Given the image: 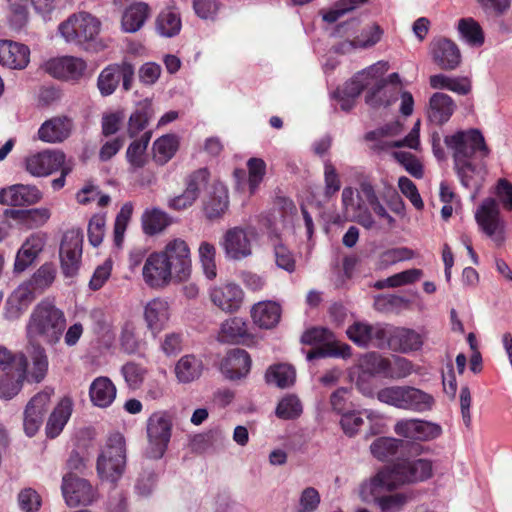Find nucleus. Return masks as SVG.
I'll return each mask as SVG.
<instances>
[{"label": "nucleus", "mask_w": 512, "mask_h": 512, "mask_svg": "<svg viewBox=\"0 0 512 512\" xmlns=\"http://www.w3.org/2000/svg\"><path fill=\"white\" fill-rule=\"evenodd\" d=\"M445 144L452 152L454 168L465 188L473 189L471 195L474 200L487 175L484 162L488 157V148L480 130H453L445 135Z\"/></svg>", "instance_id": "obj_1"}, {"label": "nucleus", "mask_w": 512, "mask_h": 512, "mask_svg": "<svg viewBox=\"0 0 512 512\" xmlns=\"http://www.w3.org/2000/svg\"><path fill=\"white\" fill-rule=\"evenodd\" d=\"M66 326L64 313L52 303L43 301L32 311L26 325L29 344L55 345Z\"/></svg>", "instance_id": "obj_2"}, {"label": "nucleus", "mask_w": 512, "mask_h": 512, "mask_svg": "<svg viewBox=\"0 0 512 512\" xmlns=\"http://www.w3.org/2000/svg\"><path fill=\"white\" fill-rule=\"evenodd\" d=\"M376 397L384 404L415 413L430 411L435 404L431 394L408 385L382 388L377 392Z\"/></svg>", "instance_id": "obj_3"}, {"label": "nucleus", "mask_w": 512, "mask_h": 512, "mask_svg": "<svg viewBox=\"0 0 512 512\" xmlns=\"http://www.w3.org/2000/svg\"><path fill=\"white\" fill-rule=\"evenodd\" d=\"M100 29L101 22L96 16L79 11L62 21L57 27V32L67 44L87 48L96 39Z\"/></svg>", "instance_id": "obj_4"}, {"label": "nucleus", "mask_w": 512, "mask_h": 512, "mask_svg": "<svg viewBox=\"0 0 512 512\" xmlns=\"http://www.w3.org/2000/svg\"><path fill=\"white\" fill-rule=\"evenodd\" d=\"M377 199L379 198L374 186L366 177L359 182L356 197L352 187H345L342 191V204L345 211H352L354 219L366 229H371L375 225V220L367 205H370Z\"/></svg>", "instance_id": "obj_5"}, {"label": "nucleus", "mask_w": 512, "mask_h": 512, "mask_svg": "<svg viewBox=\"0 0 512 512\" xmlns=\"http://www.w3.org/2000/svg\"><path fill=\"white\" fill-rule=\"evenodd\" d=\"M126 468V445L124 437L111 435L97 459V472L102 480L116 483Z\"/></svg>", "instance_id": "obj_6"}, {"label": "nucleus", "mask_w": 512, "mask_h": 512, "mask_svg": "<svg viewBox=\"0 0 512 512\" xmlns=\"http://www.w3.org/2000/svg\"><path fill=\"white\" fill-rule=\"evenodd\" d=\"M388 64L379 61L356 73L343 88L334 92L333 96L337 101V105L344 111H349L355 105L356 98L362 90L369 85L378 83V80L387 71Z\"/></svg>", "instance_id": "obj_7"}, {"label": "nucleus", "mask_w": 512, "mask_h": 512, "mask_svg": "<svg viewBox=\"0 0 512 512\" xmlns=\"http://www.w3.org/2000/svg\"><path fill=\"white\" fill-rule=\"evenodd\" d=\"M173 419L167 411L154 412L147 420V446L145 456L148 459H161L172 436Z\"/></svg>", "instance_id": "obj_8"}, {"label": "nucleus", "mask_w": 512, "mask_h": 512, "mask_svg": "<svg viewBox=\"0 0 512 512\" xmlns=\"http://www.w3.org/2000/svg\"><path fill=\"white\" fill-rule=\"evenodd\" d=\"M304 344L322 346L307 353V359L312 360L326 356H341L343 358L351 355V348L344 343H338L334 334L323 327H316L307 330L301 337Z\"/></svg>", "instance_id": "obj_9"}, {"label": "nucleus", "mask_w": 512, "mask_h": 512, "mask_svg": "<svg viewBox=\"0 0 512 512\" xmlns=\"http://www.w3.org/2000/svg\"><path fill=\"white\" fill-rule=\"evenodd\" d=\"M158 253L163 255L165 262L175 274V282H185L190 278L192 260L190 248L185 240L174 238Z\"/></svg>", "instance_id": "obj_10"}, {"label": "nucleus", "mask_w": 512, "mask_h": 512, "mask_svg": "<svg viewBox=\"0 0 512 512\" xmlns=\"http://www.w3.org/2000/svg\"><path fill=\"white\" fill-rule=\"evenodd\" d=\"M135 75V67L128 61L110 64L105 67L97 78V87L102 96L112 95L120 81H122V88L124 91H129L132 88Z\"/></svg>", "instance_id": "obj_11"}, {"label": "nucleus", "mask_w": 512, "mask_h": 512, "mask_svg": "<svg viewBox=\"0 0 512 512\" xmlns=\"http://www.w3.org/2000/svg\"><path fill=\"white\" fill-rule=\"evenodd\" d=\"M61 492L69 507L87 506L97 498L96 490L89 481L71 472L63 475Z\"/></svg>", "instance_id": "obj_12"}, {"label": "nucleus", "mask_w": 512, "mask_h": 512, "mask_svg": "<svg viewBox=\"0 0 512 512\" xmlns=\"http://www.w3.org/2000/svg\"><path fill=\"white\" fill-rule=\"evenodd\" d=\"M398 487L391 468L387 467L362 481L358 487V496L364 503L376 504L379 499Z\"/></svg>", "instance_id": "obj_13"}, {"label": "nucleus", "mask_w": 512, "mask_h": 512, "mask_svg": "<svg viewBox=\"0 0 512 512\" xmlns=\"http://www.w3.org/2000/svg\"><path fill=\"white\" fill-rule=\"evenodd\" d=\"M83 235L78 229H71L64 233L59 257L61 270L65 277H74L79 270L82 256Z\"/></svg>", "instance_id": "obj_14"}, {"label": "nucleus", "mask_w": 512, "mask_h": 512, "mask_svg": "<svg viewBox=\"0 0 512 512\" xmlns=\"http://www.w3.org/2000/svg\"><path fill=\"white\" fill-rule=\"evenodd\" d=\"M475 220L480 230L495 243L504 240V223L500 218L498 203L493 198H486L475 212Z\"/></svg>", "instance_id": "obj_15"}, {"label": "nucleus", "mask_w": 512, "mask_h": 512, "mask_svg": "<svg viewBox=\"0 0 512 512\" xmlns=\"http://www.w3.org/2000/svg\"><path fill=\"white\" fill-rule=\"evenodd\" d=\"M41 68L53 78L77 82L84 77L87 64L80 57L61 56L45 61Z\"/></svg>", "instance_id": "obj_16"}, {"label": "nucleus", "mask_w": 512, "mask_h": 512, "mask_svg": "<svg viewBox=\"0 0 512 512\" xmlns=\"http://www.w3.org/2000/svg\"><path fill=\"white\" fill-rule=\"evenodd\" d=\"M254 235L252 230L240 227L228 229L220 242L225 257L230 260L239 261L251 256Z\"/></svg>", "instance_id": "obj_17"}, {"label": "nucleus", "mask_w": 512, "mask_h": 512, "mask_svg": "<svg viewBox=\"0 0 512 512\" xmlns=\"http://www.w3.org/2000/svg\"><path fill=\"white\" fill-rule=\"evenodd\" d=\"M394 432L400 437L413 441H432L442 434V427L434 422L409 418L398 420L394 425Z\"/></svg>", "instance_id": "obj_18"}, {"label": "nucleus", "mask_w": 512, "mask_h": 512, "mask_svg": "<svg viewBox=\"0 0 512 512\" xmlns=\"http://www.w3.org/2000/svg\"><path fill=\"white\" fill-rule=\"evenodd\" d=\"M398 486L421 482L429 479L433 474L432 462L428 459H403L390 467Z\"/></svg>", "instance_id": "obj_19"}, {"label": "nucleus", "mask_w": 512, "mask_h": 512, "mask_svg": "<svg viewBox=\"0 0 512 512\" xmlns=\"http://www.w3.org/2000/svg\"><path fill=\"white\" fill-rule=\"evenodd\" d=\"M211 303L224 313H235L243 304L244 292L233 282L215 285L209 289Z\"/></svg>", "instance_id": "obj_20"}, {"label": "nucleus", "mask_w": 512, "mask_h": 512, "mask_svg": "<svg viewBox=\"0 0 512 512\" xmlns=\"http://www.w3.org/2000/svg\"><path fill=\"white\" fill-rule=\"evenodd\" d=\"M144 282L151 288L167 287L175 281V274L169 268L162 254L151 253L145 260L142 268Z\"/></svg>", "instance_id": "obj_21"}, {"label": "nucleus", "mask_w": 512, "mask_h": 512, "mask_svg": "<svg viewBox=\"0 0 512 512\" xmlns=\"http://www.w3.org/2000/svg\"><path fill=\"white\" fill-rule=\"evenodd\" d=\"M209 180V172L202 168L190 174L186 180V188L182 194L172 197L168 201V207L182 211L191 207L198 199L201 191L206 187Z\"/></svg>", "instance_id": "obj_22"}, {"label": "nucleus", "mask_w": 512, "mask_h": 512, "mask_svg": "<svg viewBox=\"0 0 512 512\" xmlns=\"http://www.w3.org/2000/svg\"><path fill=\"white\" fill-rule=\"evenodd\" d=\"M28 358L24 354L17 355L14 365L11 366L0 380V398L10 400L22 389L27 379Z\"/></svg>", "instance_id": "obj_23"}, {"label": "nucleus", "mask_w": 512, "mask_h": 512, "mask_svg": "<svg viewBox=\"0 0 512 512\" xmlns=\"http://www.w3.org/2000/svg\"><path fill=\"white\" fill-rule=\"evenodd\" d=\"M63 162V152L45 150L25 158V169L34 177H46L57 171Z\"/></svg>", "instance_id": "obj_24"}, {"label": "nucleus", "mask_w": 512, "mask_h": 512, "mask_svg": "<svg viewBox=\"0 0 512 512\" xmlns=\"http://www.w3.org/2000/svg\"><path fill=\"white\" fill-rule=\"evenodd\" d=\"M430 53L434 63L443 70H454L461 63V52L457 44L447 38L433 40Z\"/></svg>", "instance_id": "obj_25"}, {"label": "nucleus", "mask_w": 512, "mask_h": 512, "mask_svg": "<svg viewBox=\"0 0 512 512\" xmlns=\"http://www.w3.org/2000/svg\"><path fill=\"white\" fill-rule=\"evenodd\" d=\"M42 192L34 185L15 184L0 189V204L7 206H28L38 203Z\"/></svg>", "instance_id": "obj_26"}, {"label": "nucleus", "mask_w": 512, "mask_h": 512, "mask_svg": "<svg viewBox=\"0 0 512 512\" xmlns=\"http://www.w3.org/2000/svg\"><path fill=\"white\" fill-rule=\"evenodd\" d=\"M30 48L12 40H0V64L11 70H23L30 62Z\"/></svg>", "instance_id": "obj_27"}, {"label": "nucleus", "mask_w": 512, "mask_h": 512, "mask_svg": "<svg viewBox=\"0 0 512 512\" xmlns=\"http://www.w3.org/2000/svg\"><path fill=\"white\" fill-rule=\"evenodd\" d=\"M348 338L358 346L366 347L370 343L381 346L386 341V330L380 324H369L367 322L356 321L348 327Z\"/></svg>", "instance_id": "obj_28"}, {"label": "nucleus", "mask_w": 512, "mask_h": 512, "mask_svg": "<svg viewBox=\"0 0 512 512\" xmlns=\"http://www.w3.org/2000/svg\"><path fill=\"white\" fill-rule=\"evenodd\" d=\"M205 370L206 364L203 356L185 354L177 360L173 372L177 383L186 385L198 381Z\"/></svg>", "instance_id": "obj_29"}, {"label": "nucleus", "mask_w": 512, "mask_h": 512, "mask_svg": "<svg viewBox=\"0 0 512 512\" xmlns=\"http://www.w3.org/2000/svg\"><path fill=\"white\" fill-rule=\"evenodd\" d=\"M252 360L243 349H232L227 352L220 364L221 373L229 380L246 377L251 369Z\"/></svg>", "instance_id": "obj_30"}, {"label": "nucleus", "mask_w": 512, "mask_h": 512, "mask_svg": "<svg viewBox=\"0 0 512 512\" xmlns=\"http://www.w3.org/2000/svg\"><path fill=\"white\" fill-rule=\"evenodd\" d=\"M393 130H371L366 134L367 141H376L372 146L377 149H389L408 147L411 149H418L420 145L419 130H411L408 135L400 140H391Z\"/></svg>", "instance_id": "obj_31"}, {"label": "nucleus", "mask_w": 512, "mask_h": 512, "mask_svg": "<svg viewBox=\"0 0 512 512\" xmlns=\"http://www.w3.org/2000/svg\"><path fill=\"white\" fill-rule=\"evenodd\" d=\"M35 298L32 283L20 284L8 297L5 304L4 315L6 319L14 320L27 309Z\"/></svg>", "instance_id": "obj_32"}, {"label": "nucleus", "mask_w": 512, "mask_h": 512, "mask_svg": "<svg viewBox=\"0 0 512 512\" xmlns=\"http://www.w3.org/2000/svg\"><path fill=\"white\" fill-rule=\"evenodd\" d=\"M170 317L169 303L162 298L150 300L144 307V319L154 335L158 334Z\"/></svg>", "instance_id": "obj_33"}, {"label": "nucleus", "mask_w": 512, "mask_h": 512, "mask_svg": "<svg viewBox=\"0 0 512 512\" xmlns=\"http://www.w3.org/2000/svg\"><path fill=\"white\" fill-rule=\"evenodd\" d=\"M151 16V8L145 2H134L127 6L121 17V30L125 33H136Z\"/></svg>", "instance_id": "obj_34"}, {"label": "nucleus", "mask_w": 512, "mask_h": 512, "mask_svg": "<svg viewBox=\"0 0 512 512\" xmlns=\"http://www.w3.org/2000/svg\"><path fill=\"white\" fill-rule=\"evenodd\" d=\"M247 322L241 317L228 318L222 322L218 340L223 343L241 344L251 340Z\"/></svg>", "instance_id": "obj_35"}, {"label": "nucleus", "mask_w": 512, "mask_h": 512, "mask_svg": "<svg viewBox=\"0 0 512 512\" xmlns=\"http://www.w3.org/2000/svg\"><path fill=\"white\" fill-rule=\"evenodd\" d=\"M280 317V305L271 300L260 301L251 308L253 323L262 329L274 328L279 323Z\"/></svg>", "instance_id": "obj_36"}, {"label": "nucleus", "mask_w": 512, "mask_h": 512, "mask_svg": "<svg viewBox=\"0 0 512 512\" xmlns=\"http://www.w3.org/2000/svg\"><path fill=\"white\" fill-rule=\"evenodd\" d=\"M455 108L449 95L436 92L429 99L428 118L435 125H443L450 119Z\"/></svg>", "instance_id": "obj_37"}, {"label": "nucleus", "mask_w": 512, "mask_h": 512, "mask_svg": "<svg viewBox=\"0 0 512 512\" xmlns=\"http://www.w3.org/2000/svg\"><path fill=\"white\" fill-rule=\"evenodd\" d=\"M45 245L44 237L38 234L31 235L17 252L14 270L25 271L37 258Z\"/></svg>", "instance_id": "obj_38"}, {"label": "nucleus", "mask_w": 512, "mask_h": 512, "mask_svg": "<svg viewBox=\"0 0 512 512\" xmlns=\"http://www.w3.org/2000/svg\"><path fill=\"white\" fill-rule=\"evenodd\" d=\"M117 389L114 383L104 376L94 379L89 388V396L93 405L99 408L109 407L116 398Z\"/></svg>", "instance_id": "obj_39"}, {"label": "nucleus", "mask_w": 512, "mask_h": 512, "mask_svg": "<svg viewBox=\"0 0 512 512\" xmlns=\"http://www.w3.org/2000/svg\"><path fill=\"white\" fill-rule=\"evenodd\" d=\"M47 399V392H39L27 403L24 410L23 428L28 437H33L42 426L44 418L40 417V413L35 411V407L41 408Z\"/></svg>", "instance_id": "obj_40"}, {"label": "nucleus", "mask_w": 512, "mask_h": 512, "mask_svg": "<svg viewBox=\"0 0 512 512\" xmlns=\"http://www.w3.org/2000/svg\"><path fill=\"white\" fill-rule=\"evenodd\" d=\"M5 214L28 228L42 227L51 217V211L46 207L28 210H6Z\"/></svg>", "instance_id": "obj_41"}, {"label": "nucleus", "mask_w": 512, "mask_h": 512, "mask_svg": "<svg viewBox=\"0 0 512 512\" xmlns=\"http://www.w3.org/2000/svg\"><path fill=\"white\" fill-rule=\"evenodd\" d=\"M228 190L222 183L213 186V192L204 203V212L207 218L216 219L221 217L228 209Z\"/></svg>", "instance_id": "obj_42"}, {"label": "nucleus", "mask_w": 512, "mask_h": 512, "mask_svg": "<svg viewBox=\"0 0 512 512\" xmlns=\"http://www.w3.org/2000/svg\"><path fill=\"white\" fill-rule=\"evenodd\" d=\"M28 353L31 368H27V380L40 383L45 378L49 365L45 349L41 345L30 344Z\"/></svg>", "instance_id": "obj_43"}, {"label": "nucleus", "mask_w": 512, "mask_h": 512, "mask_svg": "<svg viewBox=\"0 0 512 512\" xmlns=\"http://www.w3.org/2000/svg\"><path fill=\"white\" fill-rule=\"evenodd\" d=\"M72 406L73 403L69 398H64L60 401L50 415L46 424V433L48 437L55 438L61 433L71 416Z\"/></svg>", "instance_id": "obj_44"}, {"label": "nucleus", "mask_w": 512, "mask_h": 512, "mask_svg": "<svg viewBox=\"0 0 512 512\" xmlns=\"http://www.w3.org/2000/svg\"><path fill=\"white\" fill-rule=\"evenodd\" d=\"M155 27L157 33L162 37L176 36L182 27L180 13L172 8L162 10L156 18Z\"/></svg>", "instance_id": "obj_45"}, {"label": "nucleus", "mask_w": 512, "mask_h": 512, "mask_svg": "<svg viewBox=\"0 0 512 512\" xmlns=\"http://www.w3.org/2000/svg\"><path fill=\"white\" fill-rule=\"evenodd\" d=\"M429 83L433 89H446L459 95H466L471 90V85L467 78L450 77L445 74L432 75Z\"/></svg>", "instance_id": "obj_46"}, {"label": "nucleus", "mask_w": 512, "mask_h": 512, "mask_svg": "<svg viewBox=\"0 0 512 512\" xmlns=\"http://www.w3.org/2000/svg\"><path fill=\"white\" fill-rule=\"evenodd\" d=\"M171 224L168 214L158 208L147 209L142 215L143 231L147 235L161 233Z\"/></svg>", "instance_id": "obj_47"}, {"label": "nucleus", "mask_w": 512, "mask_h": 512, "mask_svg": "<svg viewBox=\"0 0 512 512\" xmlns=\"http://www.w3.org/2000/svg\"><path fill=\"white\" fill-rule=\"evenodd\" d=\"M151 138L149 131L143 133L140 138L130 143L126 151V158L129 164L134 168H142L147 163V147Z\"/></svg>", "instance_id": "obj_48"}, {"label": "nucleus", "mask_w": 512, "mask_h": 512, "mask_svg": "<svg viewBox=\"0 0 512 512\" xmlns=\"http://www.w3.org/2000/svg\"><path fill=\"white\" fill-rule=\"evenodd\" d=\"M398 94V87L381 83L366 96V102L374 108L388 107L398 99Z\"/></svg>", "instance_id": "obj_49"}, {"label": "nucleus", "mask_w": 512, "mask_h": 512, "mask_svg": "<svg viewBox=\"0 0 512 512\" xmlns=\"http://www.w3.org/2000/svg\"><path fill=\"white\" fill-rule=\"evenodd\" d=\"M179 141L173 134H166L158 138L153 144L154 160L163 165L167 163L178 150Z\"/></svg>", "instance_id": "obj_50"}, {"label": "nucleus", "mask_w": 512, "mask_h": 512, "mask_svg": "<svg viewBox=\"0 0 512 512\" xmlns=\"http://www.w3.org/2000/svg\"><path fill=\"white\" fill-rule=\"evenodd\" d=\"M265 377L267 383L286 388L294 384L296 372L289 364H276L268 368Z\"/></svg>", "instance_id": "obj_51"}, {"label": "nucleus", "mask_w": 512, "mask_h": 512, "mask_svg": "<svg viewBox=\"0 0 512 512\" xmlns=\"http://www.w3.org/2000/svg\"><path fill=\"white\" fill-rule=\"evenodd\" d=\"M458 32L470 46L479 47L484 43V33L480 24L473 18H462L458 21Z\"/></svg>", "instance_id": "obj_52"}, {"label": "nucleus", "mask_w": 512, "mask_h": 512, "mask_svg": "<svg viewBox=\"0 0 512 512\" xmlns=\"http://www.w3.org/2000/svg\"><path fill=\"white\" fill-rule=\"evenodd\" d=\"M392 341L403 353L419 350L423 345L422 336L416 331L407 328L397 329Z\"/></svg>", "instance_id": "obj_53"}, {"label": "nucleus", "mask_w": 512, "mask_h": 512, "mask_svg": "<svg viewBox=\"0 0 512 512\" xmlns=\"http://www.w3.org/2000/svg\"><path fill=\"white\" fill-rule=\"evenodd\" d=\"M403 442L393 437H379L370 445L372 455L384 461L396 455Z\"/></svg>", "instance_id": "obj_54"}, {"label": "nucleus", "mask_w": 512, "mask_h": 512, "mask_svg": "<svg viewBox=\"0 0 512 512\" xmlns=\"http://www.w3.org/2000/svg\"><path fill=\"white\" fill-rule=\"evenodd\" d=\"M413 497V492L387 493L375 505L378 507L379 512H401Z\"/></svg>", "instance_id": "obj_55"}, {"label": "nucleus", "mask_w": 512, "mask_h": 512, "mask_svg": "<svg viewBox=\"0 0 512 512\" xmlns=\"http://www.w3.org/2000/svg\"><path fill=\"white\" fill-rule=\"evenodd\" d=\"M199 260L203 269V273L207 279L213 280L217 276V267L215 262L216 249L209 242L203 241L198 248Z\"/></svg>", "instance_id": "obj_56"}, {"label": "nucleus", "mask_w": 512, "mask_h": 512, "mask_svg": "<svg viewBox=\"0 0 512 512\" xmlns=\"http://www.w3.org/2000/svg\"><path fill=\"white\" fill-rule=\"evenodd\" d=\"M247 185L250 194H254L266 175L267 165L262 158L252 157L247 161Z\"/></svg>", "instance_id": "obj_57"}, {"label": "nucleus", "mask_w": 512, "mask_h": 512, "mask_svg": "<svg viewBox=\"0 0 512 512\" xmlns=\"http://www.w3.org/2000/svg\"><path fill=\"white\" fill-rule=\"evenodd\" d=\"M28 2L30 0H7L8 19L10 25L15 29L22 28L28 21Z\"/></svg>", "instance_id": "obj_58"}, {"label": "nucleus", "mask_w": 512, "mask_h": 512, "mask_svg": "<svg viewBox=\"0 0 512 512\" xmlns=\"http://www.w3.org/2000/svg\"><path fill=\"white\" fill-rule=\"evenodd\" d=\"M382 36V28L377 24H372L364 28L354 40L346 44L351 48H369L377 44Z\"/></svg>", "instance_id": "obj_59"}, {"label": "nucleus", "mask_w": 512, "mask_h": 512, "mask_svg": "<svg viewBox=\"0 0 512 512\" xmlns=\"http://www.w3.org/2000/svg\"><path fill=\"white\" fill-rule=\"evenodd\" d=\"M147 368L133 361L127 362L121 367V374L131 389H138L143 384L147 375Z\"/></svg>", "instance_id": "obj_60"}, {"label": "nucleus", "mask_w": 512, "mask_h": 512, "mask_svg": "<svg viewBox=\"0 0 512 512\" xmlns=\"http://www.w3.org/2000/svg\"><path fill=\"white\" fill-rule=\"evenodd\" d=\"M221 2L218 0H193V11L198 18L204 21L214 22L218 18L221 9Z\"/></svg>", "instance_id": "obj_61"}, {"label": "nucleus", "mask_w": 512, "mask_h": 512, "mask_svg": "<svg viewBox=\"0 0 512 512\" xmlns=\"http://www.w3.org/2000/svg\"><path fill=\"white\" fill-rule=\"evenodd\" d=\"M117 130H108L104 136L105 140L99 151L101 161H108L122 148L125 143V137L115 134Z\"/></svg>", "instance_id": "obj_62"}, {"label": "nucleus", "mask_w": 512, "mask_h": 512, "mask_svg": "<svg viewBox=\"0 0 512 512\" xmlns=\"http://www.w3.org/2000/svg\"><path fill=\"white\" fill-rule=\"evenodd\" d=\"M360 367L363 372L370 375H383L386 377L388 359L376 353H368L362 357Z\"/></svg>", "instance_id": "obj_63"}, {"label": "nucleus", "mask_w": 512, "mask_h": 512, "mask_svg": "<svg viewBox=\"0 0 512 512\" xmlns=\"http://www.w3.org/2000/svg\"><path fill=\"white\" fill-rule=\"evenodd\" d=\"M302 413V405L295 395H287L280 400L276 408V415L281 419H293Z\"/></svg>", "instance_id": "obj_64"}]
</instances>
